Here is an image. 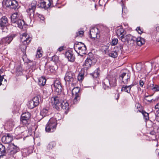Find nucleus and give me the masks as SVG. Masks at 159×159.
Masks as SVG:
<instances>
[{
    "label": "nucleus",
    "mask_w": 159,
    "mask_h": 159,
    "mask_svg": "<svg viewBox=\"0 0 159 159\" xmlns=\"http://www.w3.org/2000/svg\"><path fill=\"white\" fill-rule=\"evenodd\" d=\"M80 89L78 87L74 88L72 91V96L74 97L73 102L75 104L80 99Z\"/></svg>",
    "instance_id": "6"
},
{
    "label": "nucleus",
    "mask_w": 159,
    "mask_h": 159,
    "mask_svg": "<svg viewBox=\"0 0 159 159\" xmlns=\"http://www.w3.org/2000/svg\"><path fill=\"white\" fill-rule=\"evenodd\" d=\"M2 142L5 143H9L12 140V138L10 134H7V136H4L2 138Z\"/></svg>",
    "instance_id": "19"
},
{
    "label": "nucleus",
    "mask_w": 159,
    "mask_h": 159,
    "mask_svg": "<svg viewBox=\"0 0 159 159\" xmlns=\"http://www.w3.org/2000/svg\"><path fill=\"white\" fill-rule=\"evenodd\" d=\"M38 17L41 20H44V16L42 15L39 14L38 15Z\"/></svg>",
    "instance_id": "53"
},
{
    "label": "nucleus",
    "mask_w": 159,
    "mask_h": 159,
    "mask_svg": "<svg viewBox=\"0 0 159 159\" xmlns=\"http://www.w3.org/2000/svg\"><path fill=\"white\" fill-rule=\"evenodd\" d=\"M7 127L9 129H11L14 126V122L12 120H10L7 122L6 124Z\"/></svg>",
    "instance_id": "33"
},
{
    "label": "nucleus",
    "mask_w": 159,
    "mask_h": 159,
    "mask_svg": "<svg viewBox=\"0 0 159 159\" xmlns=\"http://www.w3.org/2000/svg\"><path fill=\"white\" fill-rule=\"evenodd\" d=\"M145 43V39L141 37H138L137 38L135 37V39L134 41V44L136 43L139 46H141L142 45L144 44Z\"/></svg>",
    "instance_id": "22"
},
{
    "label": "nucleus",
    "mask_w": 159,
    "mask_h": 159,
    "mask_svg": "<svg viewBox=\"0 0 159 159\" xmlns=\"http://www.w3.org/2000/svg\"><path fill=\"white\" fill-rule=\"evenodd\" d=\"M13 39V37L11 36H9L3 38L0 40V44H9Z\"/></svg>",
    "instance_id": "15"
},
{
    "label": "nucleus",
    "mask_w": 159,
    "mask_h": 159,
    "mask_svg": "<svg viewBox=\"0 0 159 159\" xmlns=\"http://www.w3.org/2000/svg\"><path fill=\"white\" fill-rule=\"evenodd\" d=\"M37 2L35 1L32 2L31 5L29 6V8L27 10V12L31 20L34 18V12L36 8Z\"/></svg>",
    "instance_id": "3"
},
{
    "label": "nucleus",
    "mask_w": 159,
    "mask_h": 159,
    "mask_svg": "<svg viewBox=\"0 0 159 159\" xmlns=\"http://www.w3.org/2000/svg\"><path fill=\"white\" fill-rule=\"evenodd\" d=\"M135 106L136 107H137V108H138L140 107V105L139 103H136Z\"/></svg>",
    "instance_id": "58"
},
{
    "label": "nucleus",
    "mask_w": 159,
    "mask_h": 159,
    "mask_svg": "<svg viewBox=\"0 0 159 159\" xmlns=\"http://www.w3.org/2000/svg\"><path fill=\"white\" fill-rule=\"evenodd\" d=\"M111 87V82L109 80L106 78L103 81V87L105 90L109 89Z\"/></svg>",
    "instance_id": "20"
},
{
    "label": "nucleus",
    "mask_w": 159,
    "mask_h": 159,
    "mask_svg": "<svg viewBox=\"0 0 159 159\" xmlns=\"http://www.w3.org/2000/svg\"><path fill=\"white\" fill-rule=\"evenodd\" d=\"M4 81L5 82V84H6V82H7V80H6L4 79Z\"/></svg>",
    "instance_id": "61"
},
{
    "label": "nucleus",
    "mask_w": 159,
    "mask_h": 159,
    "mask_svg": "<svg viewBox=\"0 0 159 159\" xmlns=\"http://www.w3.org/2000/svg\"><path fill=\"white\" fill-rule=\"evenodd\" d=\"M52 87L53 89L54 87L55 91L57 94H59L61 92L62 87L59 81L57 80L55 81Z\"/></svg>",
    "instance_id": "12"
},
{
    "label": "nucleus",
    "mask_w": 159,
    "mask_h": 159,
    "mask_svg": "<svg viewBox=\"0 0 159 159\" xmlns=\"http://www.w3.org/2000/svg\"><path fill=\"white\" fill-rule=\"evenodd\" d=\"M11 20V23L15 25H16L20 28H23V26L25 24L24 20H21L22 19L21 14L19 12H16L12 14Z\"/></svg>",
    "instance_id": "1"
},
{
    "label": "nucleus",
    "mask_w": 159,
    "mask_h": 159,
    "mask_svg": "<svg viewBox=\"0 0 159 159\" xmlns=\"http://www.w3.org/2000/svg\"><path fill=\"white\" fill-rule=\"evenodd\" d=\"M28 78H27V77H26V80H27Z\"/></svg>",
    "instance_id": "64"
},
{
    "label": "nucleus",
    "mask_w": 159,
    "mask_h": 159,
    "mask_svg": "<svg viewBox=\"0 0 159 159\" xmlns=\"http://www.w3.org/2000/svg\"><path fill=\"white\" fill-rule=\"evenodd\" d=\"M127 40L126 42L129 44L132 45L134 44V41L135 39V37L132 36L130 34L127 35Z\"/></svg>",
    "instance_id": "21"
},
{
    "label": "nucleus",
    "mask_w": 159,
    "mask_h": 159,
    "mask_svg": "<svg viewBox=\"0 0 159 159\" xmlns=\"http://www.w3.org/2000/svg\"><path fill=\"white\" fill-rule=\"evenodd\" d=\"M32 100L34 103V105L35 106H37L39 105V98L38 97H34Z\"/></svg>",
    "instance_id": "34"
},
{
    "label": "nucleus",
    "mask_w": 159,
    "mask_h": 159,
    "mask_svg": "<svg viewBox=\"0 0 159 159\" xmlns=\"http://www.w3.org/2000/svg\"><path fill=\"white\" fill-rule=\"evenodd\" d=\"M38 84L40 86H43L46 84V80L45 77H41L38 80Z\"/></svg>",
    "instance_id": "27"
},
{
    "label": "nucleus",
    "mask_w": 159,
    "mask_h": 159,
    "mask_svg": "<svg viewBox=\"0 0 159 159\" xmlns=\"http://www.w3.org/2000/svg\"><path fill=\"white\" fill-rule=\"evenodd\" d=\"M66 57L68 59V61L71 62H73L75 61V57L71 51H67L65 54Z\"/></svg>",
    "instance_id": "17"
},
{
    "label": "nucleus",
    "mask_w": 159,
    "mask_h": 159,
    "mask_svg": "<svg viewBox=\"0 0 159 159\" xmlns=\"http://www.w3.org/2000/svg\"><path fill=\"white\" fill-rule=\"evenodd\" d=\"M6 153V150L5 146L0 143V157L5 155Z\"/></svg>",
    "instance_id": "26"
},
{
    "label": "nucleus",
    "mask_w": 159,
    "mask_h": 159,
    "mask_svg": "<svg viewBox=\"0 0 159 159\" xmlns=\"http://www.w3.org/2000/svg\"><path fill=\"white\" fill-rule=\"evenodd\" d=\"M42 56V54L41 51L39 49L38 50L37 52V53L36 55V56L37 58H39L41 57Z\"/></svg>",
    "instance_id": "42"
},
{
    "label": "nucleus",
    "mask_w": 159,
    "mask_h": 159,
    "mask_svg": "<svg viewBox=\"0 0 159 159\" xmlns=\"http://www.w3.org/2000/svg\"><path fill=\"white\" fill-rule=\"evenodd\" d=\"M52 4V0H45L40 3V7L46 9L49 7Z\"/></svg>",
    "instance_id": "13"
},
{
    "label": "nucleus",
    "mask_w": 159,
    "mask_h": 159,
    "mask_svg": "<svg viewBox=\"0 0 159 159\" xmlns=\"http://www.w3.org/2000/svg\"><path fill=\"white\" fill-rule=\"evenodd\" d=\"M100 70L99 68H97L94 71L90 74V75L94 78H97L99 75Z\"/></svg>",
    "instance_id": "29"
},
{
    "label": "nucleus",
    "mask_w": 159,
    "mask_h": 159,
    "mask_svg": "<svg viewBox=\"0 0 159 159\" xmlns=\"http://www.w3.org/2000/svg\"><path fill=\"white\" fill-rule=\"evenodd\" d=\"M136 30L138 32V33L140 34L142 33L143 31L141 29L140 27H138L136 29Z\"/></svg>",
    "instance_id": "48"
},
{
    "label": "nucleus",
    "mask_w": 159,
    "mask_h": 159,
    "mask_svg": "<svg viewBox=\"0 0 159 159\" xmlns=\"http://www.w3.org/2000/svg\"><path fill=\"white\" fill-rule=\"evenodd\" d=\"M84 78V75L81 73H79L77 76L78 80L79 81L82 80Z\"/></svg>",
    "instance_id": "37"
},
{
    "label": "nucleus",
    "mask_w": 159,
    "mask_h": 159,
    "mask_svg": "<svg viewBox=\"0 0 159 159\" xmlns=\"http://www.w3.org/2000/svg\"><path fill=\"white\" fill-rule=\"evenodd\" d=\"M61 108L64 110H68L69 108V104L66 101H62L61 102V104L60 107V108Z\"/></svg>",
    "instance_id": "28"
},
{
    "label": "nucleus",
    "mask_w": 159,
    "mask_h": 159,
    "mask_svg": "<svg viewBox=\"0 0 159 159\" xmlns=\"http://www.w3.org/2000/svg\"><path fill=\"white\" fill-rule=\"evenodd\" d=\"M158 113L157 114L156 118L157 120L159 122V110L157 111Z\"/></svg>",
    "instance_id": "54"
},
{
    "label": "nucleus",
    "mask_w": 159,
    "mask_h": 159,
    "mask_svg": "<svg viewBox=\"0 0 159 159\" xmlns=\"http://www.w3.org/2000/svg\"><path fill=\"white\" fill-rule=\"evenodd\" d=\"M82 44L84 43L81 42H78L77 44L76 43H75L74 44V49L76 52L77 51L76 50V49H78V50H79V48L78 47H81Z\"/></svg>",
    "instance_id": "35"
},
{
    "label": "nucleus",
    "mask_w": 159,
    "mask_h": 159,
    "mask_svg": "<svg viewBox=\"0 0 159 159\" xmlns=\"http://www.w3.org/2000/svg\"><path fill=\"white\" fill-rule=\"evenodd\" d=\"M5 5L7 7L15 10L17 8L18 4L17 2L15 0H6Z\"/></svg>",
    "instance_id": "7"
},
{
    "label": "nucleus",
    "mask_w": 159,
    "mask_h": 159,
    "mask_svg": "<svg viewBox=\"0 0 159 159\" xmlns=\"http://www.w3.org/2000/svg\"><path fill=\"white\" fill-rule=\"evenodd\" d=\"M108 55L109 56L114 58L118 56L117 52L115 51L111 52L108 54Z\"/></svg>",
    "instance_id": "32"
},
{
    "label": "nucleus",
    "mask_w": 159,
    "mask_h": 159,
    "mask_svg": "<svg viewBox=\"0 0 159 159\" xmlns=\"http://www.w3.org/2000/svg\"><path fill=\"white\" fill-rule=\"evenodd\" d=\"M31 38L26 34L24 33L21 38V41L25 45L23 48L24 50L26 48L27 46L30 42Z\"/></svg>",
    "instance_id": "10"
},
{
    "label": "nucleus",
    "mask_w": 159,
    "mask_h": 159,
    "mask_svg": "<svg viewBox=\"0 0 159 159\" xmlns=\"http://www.w3.org/2000/svg\"><path fill=\"white\" fill-rule=\"evenodd\" d=\"M118 42V39L114 38L112 39V41L111 43V45H115Z\"/></svg>",
    "instance_id": "41"
},
{
    "label": "nucleus",
    "mask_w": 159,
    "mask_h": 159,
    "mask_svg": "<svg viewBox=\"0 0 159 159\" xmlns=\"http://www.w3.org/2000/svg\"><path fill=\"white\" fill-rule=\"evenodd\" d=\"M3 78V77L1 76L0 75V85L2 84V81Z\"/></svg>",
    "instance_id": "55"
},
{
    "label": "nucleus",
    "mask_w": 159,
    "mask_h": 159,
    "mask_svg": "<svg viewBox=\"0 0 159 159\" xmlns=\"http://www.w3.org/2000/svg\"><path fill=\"white\" fill-rule=\"evenodd\" d=\"M43 93L46 96H47L49 95V92L48 90H43Z\"/></svg>",
    "instance_id": "52"
},
{
    "label": "nucleus",
    "mask_w": 159,
    "mask_h": 159,
    "mask_svg": "<svg viewBox=\"0 0 159 159\" xmlns=\"http://www.w3.org/2000/svg\"><path fill=\"white\" fill-rule=\"evenodd\" d=\"M130 73H123L120 75L119 78L124 84H127L130 80Z\"/></svg>",
    "instance_id": "11"
},
{
    "label": "nucleus",
    "mask_w": 159,
    "mask_h": 159,
    "mask_svg": "<svg viewBox=\"0 0 159 159\" xmlns=\"http://www.w3.org/2000/svg\"><path fill=\"white\" fill-rule=\"evenodd\" d=\"M57 124V120L55 118H50L46 125V131L48 132H53L56 129Z\"/></svg>",
    "instance_id": "2"
},
{
    "label": "nucleus",
    "mask_w": 159,
    "mask_h": 159,
    "mask_svg": "<svg viewBox=\"0 0 159 159\" xmlns=\"http://www.w3.org/2000/svg\"><path fill=\"white\" fill-rule=\"evenodd\" d=\"M155 108L156 109H159V102L155 106Z\"/></svg>",
    "instance_id": "56"
},
{
    "label": "nucleus",
    "mask_w": 159,
    "mask_h": 159,
    "mask_svg": "<svg viewBox=\"0 0 159 159\" xmlns=\"http://www.w3.org/2000/svg\"><path fill=\"white\" fill-rule=\"evenodd\" d=\"M111 82V87H114L116 85V80L115 77L112 78L111 80L110 81Z\"/></svg>",
    "instance_id": "36"
},
{
    "label": "nucleus",
    "mask_w": 159,
    "mask_h": 159,
    "mask_svg": "<svg viewBox=\"0 0 159 159\" xmlns=\"http://www.w3.org/2000/svg\"><path fill=\"white\" fill-rule=\"evenodd\" d=\"M96 6H97L96 5H95V8L97 9H96Z\"/></svg>",
    "instance_id": "63"
},
{
    "label": "nucleus",
    "mask_w": 159,
    "mask_h": 159,
    "mask_svg": "<svg viewBox=\"0 0 159 159\" xmlns=\"http://www.w3.org/2000/svg\"><path fill=\"white\" fill-rule=\"evenodd\" d=\"M10 148L11 149V150L10 151L11 153V154L16 153L19 150V148L17 146L15 145L14 144L10 145Z\"/></svg>",
    "instance_id": "24"
},
{
    "label": "nucleus",
    "mask_w": 159,
    "mask_h": 159,
    "mask_svg": "<svg viewBox=\"0 0 159 159\" xmlns=\"http://www.w3.org/2000/svg\"><path fill=\"white\" fill-rule=\"evenodd\" d=\"M30 114L28 112H25L22 114L20 120L23 124L25 125L28 124L30 122Z\"/></svg>",
    "instance_id": "8"
},
{
    "label": "nucleus",
    "mask_w": 159,
    "mask_h": 159,
    "mask_svg": "<svg viewBox=\"0 0 159 159\" xmlns=\"http://www.w3.org/2000/svg\"><path fill=\"white\" fill-rule=\"evenodd\" d=\"M8 24L7 19L6 16H3L1 18L0 21V25L3 30L4 28H6Z\"/></svg>",
    "instance_id": "16"
},
{
    "label": "nucleus",
    "mask_w": 159,
    "mask_h": 159,
    "mask_svg": "<svg viewBox=\"0 0 159 159\" xmlns=\"http://www.w3.org/2000/svg\"><path fill=\"white\" fill-rule=\"evenodd\" d=\"M156 151L158 153V154L159 155V149H157Z\"/></svg>",
    "instance_id": "60"
},
{
    "label": "nucleus",
    "mask_w": 159,
    "mask_h": 159,
    "mask_svg": "<svg viewBox=\"0 0 159 159\" xmlns=\"http://www.w3.org/2000/svg\"><path fill=\"white\" fill-rule=\"evenodd\" d=\"M79 50L76 51L81 56L84 54H86L87 52V48L84 44H82L81 47H78Z\"/></svg>",
    "instance_id": "14"
},
{
    "label": "nucleus",
    "mask_w": 159,
    "mask_h": 159,
    "mask_svg": "<svg viewBox=\"0 0 159 159\" xmlns=\"http://www.w3.org/2000/svg\"><path fill=\"white\" fill-rule=\"evenodd\" d=\"M48 109L49 108L48 107L43 108L40 111V115L43 117L48 115L50 113L48 111Z\"/></svg>",
    "instance_id": "25"
},
{
    "label": "nucleus",
    "mask_w": 159,
    "mask_h": 159,
    "mask_svg": "<svg viewBox=\"0 0 159 159\" xmlns=\"http://www.w3.org/2000/svg\"><path fill=\"white\" fill-rule=\"evenodd\" d=\"M120 49H121V48H122V46H120Z\"/></svg>",
    "instance_id": "62"
},
{
    "label": "nucleus",
    "mask_w": 159,
    "mask_h": 159,
    "mask_svg": "<svg viewBox=\"0 0 159 159\" xmlns=\"http://www.w3.org/2000/svg\"><path fill=\"white\" fill-rule=\"evenodd\" d=\"M63 47H61L60 48H59L58 49V50L59 52H61L62 50H63Z\"/></svg>",
    "instance_id": "57"
},
{
    "label": "nucleus",
    "mask_w": 159,
    "mask_h": 159,
    "mask_svg": "<svg viewBox=\"0 0 159 159\" xmlns=\"http://www.w3.org/2000/svg\"><path fill=\"white\" fill-rule=\"evenodd\" d=\"M123 32V30H122L119 29L117 30V34L118 35L120 34V39H121V41L123 42H126L127 40V35H125L122 34Z\"/></svg>",
    "instance_id": "18"
},
{
    "label": "nucleus",
    "mask_w": 159,
    "mask_h": 159,
    "mask_svg": "<svg viewBox=\"0 0 159 159\" xmlns=\"http://www.w3.org/2000/svg\"><path fill=\"white\" fill-rule=\"evenodd\" d=\"M148 87L151 88V89L152 88L154 87V83L152 80L149 81L148 84Z\"/></svg>",
    "instance_id": "44"
},
{
    "label": "nucleus",
    "mask_w": 159,
    "mask_h": 159,
    "mask_svg": "<svg viewBox=\"0 0 159 159\" xmlns=\"http://www.w3.org/2000/svg\"><path fill=\"white\" fill-rule=\"evenodd\" d=\"M84 32L83 31H79L78 32H76V37H82L83 35Z\"/></svg>",
    "instance_id": "39"
},
{
    "label": "nucleus",
    "mask_w": 159,
    "mask_h": 159,
    "mask_svg": "<svg viewBox=\"0 0 159 159\" xmlns=\"http://www.w3.org/2000/svg\"><path fill=\"white\" fill-rule=\"evenodd\" d=\"M96 62V59L94 57L92 53L88 54V57L85 61L84 65L86 68H89L91 67V65L94 64Z\"/></svg>",
    "instance_id": "5"
},
{
    "label": "nucleus",
    "mask_w": 159,
    "mask_h": 159,
    "mask_svg": "<svg viewBox=\"0 0 159 159\" xmlns=\"http://www.w3.org/2000/svg\"><path fill=\"white\" fill-rule=\"evenodd\" d=\"M153 127L154 129L157 130V132H159V125L156 124H153Z\"/></svg>",
    "instance_id": "45"
},
{
    "label": "nucleus",
    "mask_w": 159,
    "mask_h": 159,
    "mask_svg": "<svg viewBox=\"0 0 159 159\" xmlns=\"http://www.w3.org/2000/svg\"><path fill=\"white\" fill-rule=\"evenodd\" d=\"M136 68L138 71L141 70V65L139 64H137L136 65Z\"/></svg>",
    "instance_id": "47"
},
{
    "label": "nucleus",
    "mask_w": 159,
    "mask_h": 159,
    "mask_svg": "<svg viewBox=\"0 0 159 159\" xmlns=\"http://www.w3.org/2000/svg\"><path fill=\"white\" fill-rule=\"evenodd\" d=\"M149 97H151V96H146L145 97L146 98H145V99L147 101H148V102H149L150 103L153 102H155V101H156V100H157L158 99V98H157L156 99H149L148 98Z\"/></svg>",
    "instance_id": "40"
},
{
    "label": "nucleus",
    "mask_w": 159,
    "mask_h": 159,
    "mask_svg": "<svg viewBox=\"0 0 159 159\" xmlns=\"http://www.w3.org/2000/svg\"><path fill=\"white\" fill-rule=\"evenodd\" d=\"M150 134L152 135H154V132H150Z\"/></svg>",
    "instance_id": "59"
},
{
    "label": "nucleus",
    "mask_w": 159,
    "mask_h": 159,
    "mask_svg": "<svg viewBox=\"0 0 159 159\" xmlns=\"http://www.w3.org/2000/svg\"><path fill=\"white\" fill-rule=\"evenodd\" d=\"M52 104L54 108L57 110L60 109L61 104V100L59 96H55L52 98L51 99Z\"/></svg>",
    "instance_id": "4"
},
{
    "label": "nucleus",
    "mask_w": 159,
    "mask_h": 159,
    "mask_svg": "<svg viewBox=\"0 0 159 159\" xmlns=\"http://www.w3.org/2000/svg\"><path fill=\"white\" fill-rule=\"evenodd\" d=\"M142 114L144 116V118L146 120H148L149 119V118L148 116V114L144 111H142Z\"/></svg>",
    "instance_id": "38"
},
{
    "label": "nucleus",
    "mask_w": 159,
    "mask_h": 159,
    "mask_svg": "<svg viewBox=\"0 0 159 159\" xmlns=\"http://www.w3.org/2000/svg\"><path fill=\"white\" fill-rule=\"evenodd\" d=\"M58 57L57 56H53L52 57V60L53 61H55L58 60Z\"/></svg>",
    "instance_id": "49"
},
{
    "label": "nucleus",
    "mask_w": 159,
    "mask_h": 159,
    "mask_svg": "<svg viewBox=\"0 0 159 159\" xmlns=\"http://www.w3.org/2000/svg\"><path fill=\"white\" fill-rule=\"evenodd\" d=\"M97 30V29L94 28H92L90 30V31L89 37L91 38L95 39L97 37L98 33L97 32H96V31Z\"/></svg>",
    "instance_id": "23"
},
{
    "label": "nucleus",
    "mask_w": 159,
    "mask_h": 159,
    "mask_svg": "<svg viewBox=\"0 0 159 159\" xmlns=\"http://www.w3.org/2000/svg\"><path fill=\"white\" fill-rule=\"evenodd\" d=\"M64 80L66 81L74 82V83H75V82L76 81V79L74 74L71 72H68L66 73Z\"/></svg>",
    "instance_id": "9"
},
{
    "label": "nucleus",
    "mask_w": 159,
    "mask_h": 159,
    "mask_svg": "<svg viewBox=\"0 0 159 159\" xmlns=\"http://www.w3.org/2000/svg\"><path fill=\"white\" fill-rule=\"evenodd\" d=\"M16 71L17 75L19 76L22 74V70L21 66H19L16 68Z\"/></svg>",
    "instance_id": "31"
},
{
    "label": "nucleus",
    "mask_w": 159,
    "mask_h": 159,
    "mask_svg": "<svg viewBox=\"0 0 159 159\" xmlns=\"http://www.w3.org/2000/svg\"><path fill=\"white\" fill-rule=\"evenodd\" d=\"M137 84V82H133L130 85H128L129 87H130V89H131V88L133 87L134 85H135Z\"/></svg>",
    "instance_id": "51"
},
{
    "label": "nucleus",
    "mask_w": 159,
    "mask_h": 159,
    "mask_svg": "<svg viewBox=\"0 0 159 159\" xmlns=\"http://www.w3.org/2000/svg\"><path fill=\"white\" fill-rule=\"evenodd\" d=\"M131 89L129 86H123L121 89V91L126 92L128 93H130Z\"/></svg>",
    "instance_id": "30"
},
{
    "label": "nucleus",
    "mask_w": 159,
    "mask_h": 159,
    "mask_svg": "<svg viewBox=\"0 0 159 159\" xmlns=\"http://www.w3.org/2000/svg\"><path fill=\"white\" fill-rule=\"evenodd\" d=\"M144 84V81L142 80H141L139 81V85L141 87H143Z\"/></svg>",
    "instance_id": "50"
},
{
    "label": "nucleus",
    "mask_w": 159,
    "mask_h": 159,
    "mask_svg": "<svg viewBox=\"0 0 159 159\" xmlns=\"http://www.w3.org/2000/svg\"><path fill=\"white\" fill-rule=\"evenodd\" d=\"M29 107L31 109H32L35 107L37 106H35L34 105V103L32 101V100L30 101L29 103Z\"/></svg>",
    "instance_id": "43"
},
{
    "label": "nucleus",
    "mask_w": 159,
    "mask_h": 159,
    "mask_svg": "<svg viewBox=\"0 0 159 159\" xmlns=\"http://www.w3.org/2000/svg\"><path fill=\"white\" fill-rule=\"evenodd\" d=\"M153 91H159V86L155 85L154 87L152 88Z\"/></svg>",
    "instance_id": "46"
}]
</instances>
